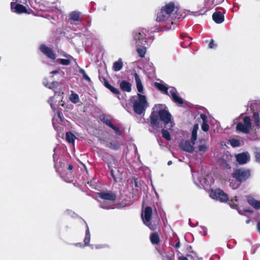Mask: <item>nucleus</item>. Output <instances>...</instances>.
<instances>
[{
  "mask_svg": "<svg viewBox=\"0 0 260 260\" xmlns=\"http://www.w3.org/2000/svg\"><path fill=\"white\" fill-rule=\"evenodd\" d=\"M180 242H178L176 244H175V248H178L180 247Z\"/></svg>",
  "mask_w": 260,
  "mask_h": 260,
  "instance_id": "680f3d73",
  "label": "nucleus"
},
{
  "mask_svg": "<svg viewBox=\"0 0 260 260\" xmlns=\"http://www.w3.org/2000/svg\"><path fill=\"white\" fill-rule=\"evenodd\" d=\"M11 9L13 12L18 14L22 13L30 14L31 10H28L23 5L20 4H16L15 2L11 3Z\"/></svg>",
  "mask_w": 260,
  "mask_h": 260,
  "instance_id": "9b49d317",
  "label": "nucleus"
},
{
  "mask_svg": "<svg viewBox=\"0 0 260 260\" xmlns=\"http://www.w3.org/2000/svg\"><path fill=\"white\" fill-rule=\"evenodd\" d=\"M79 72L80 73H81L83 75V77L85 80H86L87 81H90V78L86 74L85 71L83 69H81V68L79 69Z\"/></svg>",
  "mask_w": 260,
  "mask_h": 260,
  "instance_id": "58836bf2",
  "label": "nucleus"
},
{
  "mask_svg": "<svg viewBox=\"0 0 260 260\" xmlns=\"http://www.w3.org/2000/svg\"><path fill=\"white\" fill-rule=\"evenodd\" d=\"M178 7L173 2H170L162 7L157 13L156 21L164 23L167 21H171L176 17L175 14L178 11Z\"/></svg>",
  "mask_w": 260,
  "mask_h": 260,
  "instance_id": "f03ea898",
  "label": "nucleus"
},
{
  "mask_svg": "<svg viewBox=\"0 0 260 260\" xmlns=\"http://www.w3.org/2000/svg\"><path fill=\"white\" fill-rule=\"evenodd\" d=\"M199 181L201 185L203 186H205L209 185V183L208 182L207 179L204 178H199Z\"/></svg>",
  "mask_w": 260,
  "mask_h": 260,
  "instance_id": "ea45409f",
  "label": "nucleus"
},
{
  "mask_svg": "<svg viewBox=\"0 0 260 260\" xmlns=\"http://www.w3.org/2000/svg\"><path fill=\"white\" fill-rule=\"evenodd\" d=\"M61 114H62V113L60 112H59V111L57 112V116H58V117L61 120H62V117L61 116Z\"/></svg>",
  "mask_w": 260,
  "mask_h": 260,
  "instance_id": "13d9d810",
  "label": "nucleus"
},
{
  "mask_svg": "<svg viewBox=\"0 0 260 260\" xmlns=\"http://www.w3.org/2000/svg\"><path fill=\"white\" fill-rule=\"evenodd\" d=\"M172 161L171 160H169L168 162V165L170 166L171 165H172Z\"/></svg>",
  "mask_w": 260,
  "mask_h": 260,
  "instance_id": "774afa93",
  "label": "nucleus"
},
{
  "mask_svg": "<svg viewBox=\"0 0 260 260\" xmlns=\"http://www.w3.org/2000/svg\"><path fill=\"white\" fill-rule=\"evenodd\" d=\"M161 133H162V136L164 139H165L168 141L171 140V138L170 134L167 130L162 129Z\"/></svg>",
  "mask_w": 260,
  "mask_h": 260,
  "instance_id": "e433bc0d",
  "label": "nucleus"
},
{
  "mask_svg": "<svg viewBox=\"0 0 260 260\" xmlns=\"http://www.w3.org/2000/svg\"><path fill=\"white\" fill-rule=\"evenodd\" d=\"M200 118L202 119L203 122H207V117L206 115H205L204 114H201L200 115Z\"/></svg>",
  "mask_w": 260,
  "mask_h": 260,
  "instance_id": "de8ad7c7",
  "label": "nucleus"
},
{
  "mask_svg": "<svg viewBox=\"0 0 260 260\" xmlns=\"http://www.w3.org/2000/svg\"><path fill=\"white\" fill-rule=\"evenodd\" d=\"M215 46L214 41L212 40L209 44V47L210 48H213Z\"/></svg>",
  "mask_w": 260,
  "mask_h": 260,
  "instance_id": "3c124183",
  "label": "nucleus"
},
{
  "mask_svg": "<svg viewBox=\"0 0 260 260\" xmlns=\"http://www.w3.org/2000/svg\"><path fill=\"white\" fill-rule=\"evenodd\" d=\"M194 182L196 184L197 186H198L199 187H201V186H200L198 182H197L196 181H194Z\"/></svg>",
  "mask_w": 260,
  "mask_h": 260,
  "instance_id": "338daca9",
  "label": "nucleus"
},
{
  "mask_svg": "<svg viewBox=\"0 0 260 260\" xmlns=\"http://www.w3.org/2000/svg\"><path fill=\"white\" fill-rule=\"evenodd\" d=\"M40 49L41 52L45 54L48 58L52 59L55 58V54L54 53L53 50L46 45L43 44L41 45Z\"/></svg>",
  "mask_w": 260,
  "mask_h": 260,
  "instance_id": "dca6fc26",
  "label": "nucleus"
},
{
  "mask_svg": "<svg viewBox=\"0 0 260 260\" xmlns=\"http://www.w3.org/2000/svg\"><path fill=\"white\" fill-rule=\"evenodd\" d=\"M137 52L141 57H144L146 52V47L145 46H136Z\"/></svg>",
  "mask_w": 260,
  "mask_h": 260,
  "instance_id": "bb28decb",
  "label": "nucleus"
},
{
  "mask_svg": "<svg viewBox=\"0 0 260 260\" xmlns=\"http://www.w3.org/2000/svg\"><path fill=\"white\" fill-rule=\"evenodd\" d=\"M58 73H59V71L58 70H55V71H52L51 72V74H58Z\"/></svg>",
  "mask_w": 260,
  "mask_h": 260,
  "instance_id": "e2e57ef3",
  "label": "nucleus"
},
{
  "mask_svg": "<svg viewBox=\"0 0 260 260\" xmlns=\"http://www.w3.org/2000/svg\"><path fill=\"white\" fill-rule=\"evenodd\" d=\"M251 172L249 169L245 168L237 169L232 174V176L241 183L247 180L250 176Z\"/></svg>",
  "mask_w": 260,
  "mask_h": 260,
  "instance_id": "0eeeda50",
  "label": "nucleus"
},
{
  "mask_svg": "<svg viewBox=\"0 0 260 260\" xmlns=\"http://www.w3.org/2000/svg\"><path fill=\"white\" fill-rule=\"evenodd\" d=\"M162 260H172V255L165 252H161Z\"/></svg>",
  "mask_w": 260,
  "mask_h": 260,
  "instance_id": "f704fd0d",
  "label": "nucleus"
},
{
  "mask_svg": "<svg viewBox=\"0 0 260 260\" xmlns=\"http://www.w3.org/2000/svg\"><path fill=\"white\" fill-rule=\"evenodd\" d=\"M132 85L128 81L122 80L120 83V88L125 92H129L132 90Z\"/></svg>",
  "mask_w": 260,
  "mask_h": 260,
  "instance_id": "aec40b11",
  "label": "nucleus"
},
{
  "mask_svg": "<svg viewBox=\"0 0 260 260\" xmlns=\"http://www.w3.org/2000/svg\"><path fill=\"white\" fill-rule=\"evenodd\" d=\"M160 121L163 122L168 129H171L175 124L167 107L162 104L155 105L150 116V125L153 128L159 127Z\"/></svg>",
  "mask_w": 260,
  "mask_h": 260,
  "instance_id": "f257e3e1",
  "label": "nucleus"
},
{
  "mask_svg": "<svg viewBox=\"0 0 260 260\" xmlns=\"http://www.w3.org/2000/svg\"><path fill=\"white\" fill-rule=\"evenodd\" d=\"M179 260H189V258L183 256L179 257Z\"/></svg>",
  "mask_w": 260,
  "mask_h": 260,
  "instance_id": "052dcab7",
  "label": "nucleus"
},
{
  "mask_svg": "<svg viewBox=\"0 0 260 260\" xmlns=\"http://www.w3.org/2000/svg\"><path fill=\"white\" fill-rule=\"evenodd\" d=\"M247 200L249 204L255 209H260V201L255 200L251 197H247Z\"/></svg>",
  "mask_w": 260,
  "mask_h": 260,
  "instance_id": "6ab92c4d",
  "label": "nucleus"
},
{
  "mask_svg": "<svg viewBox=\"0 0 260 260\" xmlns=\"http://www.w3.org/2000/svg\"><path fill=\"white\" fill-rule=\"evenodd\" d=\"M213 20L216 23H221L224 21V16L221 12H215L212 15Z\"/></svg>",
  "mask_w": 260,
  "mask_h": 260,
  "instance_id": "a211bd4d",
  "label": "nucleus"
},
{
  "mask_svg": "<svg viewBox=\"0 0 260 260\" xmlns=\"http://www.w3.org/2000/svg\"><path fill=\"white\" fill-rule=\"evenodd\" d=\"M104 84L105 87H106L107 88L108 87L110 86V84L109 83L108 81L105 78L104 79Z\"/></svg>",
  "mask_w": 260,
  "mask_h": 260,
  "instance_id": "8fccbe9b",
  "label": "nucleus"
},
{
  "mask_svg": "<svg viewBox=\"0 0 260 260\" xmlns=\"http://www.w3.org/2000/svg\"><path fill=\"white\" fill-rule=\"evenodd\" d=\"M199 129V125L198 124H196L194 125L192 132H191V140L192 142L196 141L197 139V132Z\"/></svg>",
  "mask_w": 260,
  "mask_h": 260,
  "instance_id": "a878e982",
  "label": "nucleus"
},
{
  "mask_svg": "<svg viewBox=\"0 0 260 260\" xmlns=\"http://www.w3.org/2000/svg\"><path fill=\"white\" fill-rule=\"evenodd\" d=\"M110 127L112 128L115 131V132L116 133V134H117L118 135H121V132L120 131V129H119V128L114 126L113 124L110 125Z\"/></svg>",
  "mask_w": 260,
  "mask_h": 260,
  "instance_id": "37998d69",
  "label": "nucleus"
},
{
  "mask_svg": "<svg viewBox=\"0 0 260 260\" xmlns=\"http://www.w3.org/2000/svg\"><path fill=\"white\" fill-rule=\"evenodd\" d=\"M255 159L256 161L260 163V149H257L255 152Z\"/></svg>",
  "mask_w": 260,
  "mask_h": 260,
  "instance_id": "a18cd8bd",
  "label": "nucleus"
},
{
  "mask_svg": "<svg viewBox=\"0 0 260 260\" xmlns=\"http://www.w3.org/2000/svg\"><path fill=\"white\" fill-rule=\"evenodd\" d=\"M75 136L71 132H68L66 133V139L68 142L70 143H73L75 141Z\"/></svg>",
  "mask_w": 260,
  "mask_h": 260,
  "instance_id": "c85d7f7f",
  "label": "nucleus"
},
{
  "mask_svg": "<svg viewBox=\"0 0 260 260\" xmlns=\"http://www.w3.org/2000/svg\"><path fill=\"white\" fill-rule=\"evenodd\" d=\"M70 100L72 103L77 104L79 101V96L76 93H72L70 95Z\"/></svg>",
  "mask_w": 260,
  "mask_h": 260,
  "instance_id": "473e14b6",
  "label": "nucleus"
},
{
  "mask_svg": "<svg viewBox=\"0 0 260 260\" xmlns=\"http://www.w3.org/2000/svg\"><path fill=\"white\" fill-rule=\"evenodd\" d=\"M202 229H203L204 232H205L206 233H207V228L205 227H202Z\"/></svg>",
  "mask_w": 260,
  "mask_h": 260,
  "instance_id": "69168bd1",
  "label": "nucleus"
},
{
  "mask_svg": "<svg viewBox=\"0 0 260 260\" xmlns=\"http://www.w3.org/2000/svg\"><path fill=\"white\" fill-rule=\"evenodd\" d=\"M53 97H50V98L49 99V100H48V103H49V104L50 105V106H51V108H52V109H54V108L53 105V104H52V102H53Z\"/></svg>",
  "mask_w": 260,
  "mask_h": 260,
  "instance_id": "09e8293b",
  "label": "nucleus"
},
{
  "mask_svg": "<svg viewBox=\"0 0 260 260\" xmlns=\"http://www.w3.org/2000/svg\"><path fill=\"white\" fill-rule=\"evenodd\" d=\"M248 107L253 114L252 120L256 128H260V101L253 100L249 102Z\"/></svg>",
  "mask_w": 260,
  "mask_h": 260,
  "instance_id": "39448f33",
  "label": "nucleus"
},
{
  "mask_svg": "<svg viewBox=\"0 0 260 260\" xmlns=\"http://www.w3.org/2000/svg\"><path fill=\"white\" fill-rule=\"evenodd\" d=\"M99 197L104 200L114 201L116 199L115 193L112 191L101 192L99 193Z\"/></svg>",
  "mask_w": 260,
  "mask_h": 260,
  "instance_id": "4468645a",
  "label": "nucleus"
},
{
  "mask_svg": "<svg viewBox=\"0 0 260 260\" xmlns=\"http://www.w3.org/2000/svg\"><path fill=\"white\" fill-rule=\"evenodd\" d=\"M134 77L136 83L137 88L139 92V93H142L143 92V86L138 74L135 73L134 74Z\"/></svg>",
  "mask_w": 260,
  "mask_h": 260,
  "instance_id": "412c9836",
  "label": "nucleus"
},
{
  "mask_svg": "<svg viewBox=\"0 0 260 260\" xmlns=\"http://www.w3.org/2000/svg\"><path fill=\"white\" fill-rule=\"evenodd\" d=\"M229 143L234 147H238L240 145V141L236 139H230Z\"/></svg>",
  "mask_w": 260,
  "mask_h": 260,
  "instance_id": "72a5a7b5",
  "label": "nucleus"
},
{
  "mask_svg": "<svg viewBox=\"0 0 260 260\" xmlns=\"http://www.w3.org/2000/svg\"><path fill=\"white\" fill-rule=\"evenodd\" d=\"M208 149V146L206 143L200 144L198 146V152L200 154L204 153L207 151Z\"/></svg>",
  "mask_w": 260,
  "mask_h": 260,
  "instance_id": "cd10ccee",
  "label": "nucleus"
},
{
  "mask_svg": "<svg viewBox=\"0 0 260 260\" xmlns=\"http://www.w3.org/2000/svg\"><path fill=\"white\" fill-rule=\"evenodd\" d=\"M43 83L44 86L51 89H55L57 87V85L58 84V82L56 81H52L49 83L48 82L46 79L44 80Z\"/></svg>",
  "mask_w": 260,
  "mask_h": 260,
  "instance_id": "b1692460",
  "label": "nucleus"
},
{
  "mask_svg": "<svg viewBox=\"0 0 260 260\" xmlns=\"http://www.w3.org/2000/svg\"><path fill=\"white\" fill-rule=\"evenodd\" d=\"M148 31L144 28H141L136 30L133 35L134 40L136 41V46H139L141 45H144L147 43L146 38Z\"/></svg>",
  "mask_w": 260,
  "mask_h": 260,
  "instance_id": "423d86ee",
  "label": "nucleus"
},
{
  "mask_svg": "<svg viewBox=\"0 0 260 260\" xmlns=\"http://www.w3.org/2000/svg\"><path fill=\"white\" fill-rule=\"evenodd\" d=\"M209 126L207 122H203L202 124V129L204 132H207L209 130Z\"/></svg>",
  "mask_w": 260,
  "mask_h": 260,
  "instance_id": "c03bdc74",
  "label": "nucleus"
},
{
  "mask_svg": "<svg viewBox=\"0 0 260 260\" xmlns=\"http://www.w3.org/2000/svg\"><path fill=\"white\" fill-rule=\"evenodd\" d=\"M181 38L182 39H183L184 38H186L188 40H189L190 38L189 37H187L185 34H182L181 35Z\"/></svg>",
  "mask_w": 260,
  "mask_h": 260,
  "instance_id": "864d4df0",
  "label": "nucleus"
},
{
  "mask_svg": "<svg viewBox=\"0 0 260 260\" xmlns=\"http://www.w3.org/2000/svg\"><path fill=\"white\" fill-rule=\"evenodd\" d=\"M237 202V197H235L230 201L229 203L230 206L233 209H237L238 207Z\"/></svg>",
  "mask_w": 260,
  "mask_h": 260,
  "instance_id": "2f4dec72",
  "label": "nucleus"
},
{
  "mask_svg": "<svg viewBox=\"0 0 260 260\" xmlns=\"http://www.w3.org/2000/svg\"><path fill=\"white\" fill-rule=\"evenodd\" d=\"M196 141L192 142L191 140H184L180 142L179 146L183 151L191 153L194 150V145Z\"/></svg>",
  "mask_w": 260,
  "mask_h": 260,
  "instance_id": "f8f14e48",
  "label": "nucleus"
},
{
  "mask_svg": "<svg viewBox=\"0 0 260 260\" xmlns=\"http://www.w3.org/2000/svg\"><path fill=\"white\" fill-rule=\"evenodd\" d=\"M69 20L71 24H78L81 21V13L78 11H73L69 14Z\"/></svg>",
  "mask_w": 260,
  "mask_h": 260,
  "instance_id": "ddd939ff",
  "label": "nucleus"
},
{
  "mask_svg": "<svg viewBox=\"0 0 260 260\" xmlns=\"http://www.w3.org/2000/svg\"><path fill=\"white\" fill-rule=\"evenodd\" d=\"M108 88L114 94H119V91L117 88H116L110 85Z\"/></svg>",
  "mask_w": 260,
  "mask_h": 260,
  "instance_id": "a19ab883",
  "label": "nucleus"
},
{
  "mask_svg": "<svg viewBox=\"0 0 260 260\" xmlns=\"http://www.w3.org/2000/svg\"><path fill=\"white\" fill-rule=\"evenodd\" d=\"M108 167H109V169L110 170V174H111V176L114 179V180L116 181V179L115 176L114 175V169H113L112 166L108 165Z\"/></svg>",
  "mask_w": 260,
  "mask_h": 260,
  "instance_id": "49530a36",
  "label": "nucleus"
},
{
  "mask_svg": "<svg viewBox=\"0 0 260 260\" xmlns=\"http://www.w3.org/2000/svg\"><path fill=\"white\" fill-rule=\"evenodd\" d=\"M257 230H258V232L260 234V222H258L257 223Z\"/></svg>",
  "mask_w": 260,
  "mask_h": 260,
  "instance_id": "bf43d9fd",
  "label": "nucleus"
},
{
  "mask_svg": "<svg viewBox=\"0 0 260 260\" xmlns=\"http://www.w3.org/2000/svg\"><path fill=\"white\" fill-rule=\"evenodd\" d=\"M64 57H67V59H70V60L71 61L72 60L74 59V58L70 55L65 54L63 55Z\"/></svg>",
  "mask_w": 260,
  "mask_h": 260,
  "instance_id": "603ef678",
  "label": "nucleus"
},
{
  "mask_svg": "<svg viewBox=\"0 0 260 260\" xmlns=\"http://www.w3.org/2000/svg\"><path fill=\"white\" fill-rule=\"evenodd\" d=\"M251 118L249 116H245L243 122H239L237 126L236 129L238 131H240L244 134H248L250 130L252 128L251 122Z\"/></svg>",
  "mask_w": 260,
  "mask_h": 260,
  "instance_id": "6e6552de",
  "label": "nucleus"
},
{
  "mask_svg": "<svg viewBox=\"0 0 260 260\" xmlns=\"http://www.w3.org/2000/svg\"><path fill=\"white\" fill-rule=\"evenodd\" d=\"M210 196L221 202H226L229 200L228 194L224 193L223 190L219 188H217L214 190L212 189L210 193Z\"/></svg>",
  "mask_w": 260,
  "mask_h": 260,
  "instance_id": "9d476101",
  "label": "nucleus"
},
{
  "mask_svg": "<svg viewBox=\"0 0 260 260\" xmlns=\"http://www.w3.org/2000/svg\"><path fill=\"white\" fill-rule=\"evenodd\" d=\"M151 242L153 244H158L159 243V236L157 233H153L150 236Z\"/></svg>",
  "mask_w": 260,
  "mask_h": 260,
  "instance_id": "393cba45",
  "label": "nucleus"
},
{
  "mask_svg": "<svg viewBox=\"0 0 260 260\" xmlns=\"http://www.w3.org/2000/svg\"><path fill=\"white\" fill-rule=\"evenodd\" d=\"M223 162H224V165H225V166H224V168H225V169H230V167L229 166V165H228V164L227 163V162H226V161H225L224 160H223Z\"/></svg>",
  "mask_w": 260,
  "mask_h": 260,
  "instance_id": "5fc2aeb1",
  "label": "nucleus"
},
{
  "mask_svg": "<svg viewBox=\"0 0 260 260\" xmlns=\"http://www.w3.org/2000/svg\"><path fill=\"white\" fill-rule=\"evenodd\" d=\"M70 59L59 58L57 60V62L63 66H68L70 63Z\"/></svg>",
  "mask_w": 260,
  "mask_h": 260,
  "instance_id": "c9c22d12",
  "label": "nucleus"
},
{
  "mask_svg": "<svg viewBox=\"0 0 260 260\" xmlns=\"http://www.w3.org/2000/svg\"><path fill=\"white\" fill-rule=\"evenodd\" d=\"M186 257L189 258V260H194L193 257L191 255L188 254Z\"/></svg>",
  "mask_w": 260,
  "mask_h": 260,
  "instance_id": "4d7b16f0",
  "label": "nucleus"
},
{
  "mask_svg": "<svg viewBox=\"0 0 260 260\" xmlns=\"http://www.w3.org/2000/svg\"><path fill=\"white\" fill-rule=\"evenodd\" d=\"M100 206L101 208L104 209H114V208L108 202L106 201H103V202H100Z\"/></svg>",
  "mask_w": 260,
  "mask_h": 260,
  "instance_id": "7c9ffc66",
  "label": "nucleus"
},
{
  "mask_svg": "<svg viewBox=\"0 0 260 260\" xmlns=\"http://www.w3.org/2000/svg\"><path fill=\"white\" fill-rule=\"evenodd\" d=\"M123 64L121 58H119L116 61H115L113 64V70L115 72H118L122 69Z\"/></svg>",
  "mask_w": 260,
  "mask_h": 260,
  "instance_id": "5701e85b",
  "label": "nucleus"
},
{
  "mask_svg": "<svg viewBox=\"0 0 260 260\" xmlns=\"http://www.w3.org/2000/svg\"><path fill=\"white\" fill-rule=\"evenodd\" d=\"M91 249H101V248H106V247H108V246L106 244H105V245H103V244H96V245H89Z\"/></svg>",
  "mask_w": 260,
  "mask_h": 260,
  "instance_id": "4c0bfd02",
  "label": "nucleus"
},
{
  "mask_svg": "<svg viewBox=\"0 0 260 260\" xmlns=\"http://www.w3.org/2000/svg\"><path fill=\"white\" fill-rule=\"evenodd\" d=\"M155 86L161 92L169 95L172 100L178 105L183 104V100L178 95L176 89L173 87H168L166 84L159 82L154 83Z\"/></svg>",
  "mask_w": 260,
  "mask_h": 260,
  "instance_id": "7ed1b4c3",
  "label": "nucleus"
},
{
  "mask_svg": "<svg viewBox=\"0 0 260 260\" xmlns=\"http://www.w3.org/2000/svg\"><path fill=\"white\" fill-rule=\"evenodd\" d=\"M100 120L104 123L108 125L109 127L111 124L112 117L110 115L102 114L100 116Z\"/></svg>",
  "mask_w": 260,
  "mask_h": 260,
  "instance_id": "4be33fe9",
  "label": "nucleus"
},
{
  "mask_svg": "<svg viewBox=\"0 0 260 260\" xmlns=\"http://www.w3.org/2000/svg\"><path fill=\"white\" fill-rule=\"evenodd\" d=\"M152 214V208L150 207H147L145 209L144 214H142L141 217L144 223L150 230H154L155 228L150 222Z\"/></svg>",
  "mask_w": 260,
  "mask_h": 260,
  "instance_id": "1a4fd4ad",
  "label": "nucleus"
},
{
  "mask_svg": "<svg viewBox=\"0 0 260 260\" xmlns=\"http://www.w3.org/2000/svg\"><path fill=\"white\" fill-rule=\"evenodd\" d=\"M241 182L236 179V180H230V186L234 189H237L241 185Z\"/></svg>",
  "mask_w": 260,
  "mask_h": 260,
  "instance_id": "c756f323",
  "label": "nucleus"
},
{
  "mask_svg": "<svg viewBox=\"0 0 260 260\" xmlns=\"http://www.w3.org/2000/svg\"><path fill=\"white\" fill-rule=\"evenodd\" d=\"M131 101L133 104V110L138 115L144 114L149 106L148 103L145 95L138 93L137 95L131 98Z\"/></svg>",
  "mask_w": 260,
  "mask_h": 260,
  "instance_id": "20e7f679",
  "label": "nucleus"
},
{
  "mask_svg": "<svg viewBox=\"0 0 260 260\" xmlns=\"http://www.w3.org/2000/svg\"><path fill=\"white\" fill-rule=\"evenodd\" d=\"M90 240V234L89 230V228L86 224V230L85 232V236L84 239V245L81 243H77L75 244L76 246L83 247L87 246L89 245V242Z\"/></svg>",
  "mask_w": 260,
  "mask_h": 260,
  "instance_id": "f3484780",
  "label": "nucleus"
},
{
  "mask_svg": "<svg viewBox=\"0 0 260 260\" xmlns=\"http://www.w3.org/2000/svg\"><path fill=\"white\" fill-rule=\"evenodd\" d=\"M110 147L113 149L117 150L120 148V145L116 142H112L110 143Z\"/></svg>",
  "mask_w": 260,
  "mask_h": 260,
  "instance_id": "79ce46f5",
  "label": "nucleus"
},
{
  "mask_svg": "<svg viewBox=\"0 0 260 260\" xmlns=\"http://www.w3.org/2000/svg\"><path fill=\"white\" fill-rule=\"evenodd\" d=\"M237 161L241 165L245 164L249 160L250 155L247 152L239 153L236 155Z\"/></svg>",
  "mask_w": 260,
  "mask_h": 260,
  "instance_id": "2eb2a0df",
  "label": "nucleus"
},
{
  "mask_svg": "<svg viewBox=\"0 0 260 260\" xmlns=\"http://www.w3.org/2000/svg\"><path fill=\"white\" fill-rule=\"evenodd\" d=\"M73 167L72 165H70L68 167V169L69 170H72L73 169Z\"/></svg>",
  "mask_w": 260,
  "mask_h": 260,
  "instance_id": "0e129e2a",
  "label": "nucleus"
},
{
  "mask_svg": "<svg viewBox=\"0 0 260 260\" xmlns=\"http://www.w3.org/2000/svg\"><path fill=\"white\" fill-rule=\"evenodd\" d=\"M190 44V42H189L188 44L185 45V43L183 42L181 43V46L182 47H186L187 46H189Z\"/></svg>",
  "mask_w": 260,
  "mask_h": 260,
  "instance_id": "6e6d98bb",
  "label": "nucleus"
}]
</instances>
